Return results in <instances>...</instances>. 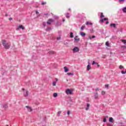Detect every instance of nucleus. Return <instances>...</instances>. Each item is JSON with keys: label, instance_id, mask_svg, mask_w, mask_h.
Returning <instances> with one entry per match:
<instances>
[{"label": "nucleus", "instance_id": "42", "mask_svg": "<svg viewBox=\"0 0 126 126\" xmlns=\"http://www.w3.org/2000/svg\"><path fill=\"white\" fill-rule=\"evenodd\" d=\"M4 108H7V105H5L3 106Z\"/></svg>", "mask_w": 126, "mask_h": 126}, {"label": "nucleus", "instance_id": "32", "mask_svg": "<svg viewBox=\"0 0 126 126\" xmlns=\"http://www.w3.org/2000/svg\"><path fill=\"white\" fill-rule=\"evenodd\" d=\"M100 22H101L102 23H103V22H104V19L101 18L100 20Z\"/></svg>", "mask_w": 126, "mask_h": 126}, {"label": "nucleus", "instance_id": "35", "mask_svg": "<svg viewBox=\"0 0 126 126\" xmlns=\"http://www.w3.org/2000/svg\"><path fill=\"white\" fill-rule=\"evenodd\" d=\"M121 73H122V74H126L124 70H123V71H121Z\"/></svg>", "mask_w": 126, "mask_h": 126}, {"label": "nucleus", "instance_id": "49", "mask_svg": "<svg viewBox=\"0 0 126 126\" xmlns=\"http://www.w3.org/2000/svg\"><path fill=\"white\" fill-rule=\"evenodd\" d=\"M107 126H113L111 125V124H107Z\"/></svg>", "mask_w": 126, "mask_h": 126}, {"label": "nucleus", "instance_id": "41", "mask_svg": "<svg viewBox=\"0 0 126 126\" xmlns=\"http://www.w3.org/2000/svg\"><path fill=\"white\" fill-rule=\"evenodd\" d=\"M105 87H106V88H108V87H109V85L108 84L105 85Z\"/></svg>", "mask_w": 126, "mask_h": 126}, {"label": "nucleus", "instance_id": "18", "mask_svg": "<svg viewBox=\"0 0 126 126\" xmlns=\"http://www.w3.org/2000/svg\"><path fill=\"white\" fill-rule=\"evenodd\" d=\"M105 45H106V46H107V47H110V44H109V42H108V41L106 42Z\"/></svg>", "mask_w": 126, "mask_h": 126}, {"label": "nucleus", "instance_id": "22", "mask_svg": "<svg viewBox=\"0 0 126 126\" xmlns=\"http://www.w3.org/2000/svg\"><path fill=\"white\" fill-rule=\"evenodd\" d=\"M105 94H106V92L104 91H102L101 92V95H105Z\"/></svg>", "mask_w": 126, "mask_h": 126}, {"label": "nucleus", "instance_id": "27", "mask_svg": "<svg viewBox=\"0 0 126 126\" xmlns=\"http://www.w3.org/2000/svg\"><path fill=\"white\" fill-rule=\"evenodd\" d=\"M66 18H69V14L68 13H66Z\"/></svg>", "mask_w": 126, "mask_h": 126}, {"label": "nucleus", "instance_id": "11", "mask_svg": "<svg viewBox=\"0 0 126 126\" xmlns=\"http://www.w3.org/2000/svg\"><path fill=\"white\" fill-rule=\"evenodd\" d=\"M49 54H50V55H54V54H56V52L54 51H50L49 52Z\"/></svg>", "mask_w": 126, "mask_h": 126}, {"label": "nucleus", "instance_id": "26", "mask_svg": "<svg viewBox=\"0 0 126 126\" xmlns=\"http://www.w3.org/2000/svg\"><path fill=\"white\" fill-rule=\"evenodd\" d=\"M102 17H105V16H104V15H103V13H101L100 18H102Z\"/></svg>", "mask_w": 126, "mask_h": 126}, {"label": "nucleus", "instance_id": "1", "mask_svg": "<svg viewBox=\"0 0 126 126\" xmlns=\"http://www.w3.org/2000/svg\"><path fill=\"white\" fill-rule=\"evenodd\" d=\"M2 44L5 49H9L10 45L9 44V43L6 42V40H5V39H3L2 40Z\"/></svg>", "mask_w": 126, "mask_h": 126}, {"label": "nucleus", "instance_id": "29", "mask_svg": "<svg viewBox=\"0 0 126 126\" xmlns=\"http://www.w3.org/2000/svg\"><path fill=\"white\" fill-rule=\"evenodd\" d=\"M68 75H73V73H67Z\"/></svg>", "mask_w": 126, "mask_h": 126}, {"label": "nucleus", "instance_id": "30", "mask_svg": "<svg viewBox=\"0 0 126 126\" xmlns=\"http://www.w3.org/2000/svg\"><path fill=\"white\" fill-rule=\"evenodd\" d=\"M47 31H50V30H52V28H47Z\"/></svg>", "mask_w": 126, "mask_h": 126}, {"label": "nucleus", "instance_id": "52", "mask_svg": "<svg viewBox=\"0 0 126 126\" xmlns=\"http://www.w3.org/2000/svg\"><path fill=\"white\" fill-rule=\"evenodd\" d=\"M55 80H56V81H58L59 80V79H58V78H55Z\"/></svg>", "mask_w": 126, "mask_h": 126}, {"label": "nucleus", "instance_id": "21", "mask_svg": "<svg viewBox=\"0 0 126 126\" xmlns=\"http://www.w3.org/2000/svg\"><path fill=\"white\" fill-rule=\"evenodd\" d=\"M123 12H125V13H126V7H124L123 9Z\"/></svg>", "mask_w": 126, "mask_h": 126}, {"label": "nucleus", "instance_id": "37", "mask_svg": "<svg viewBox=\"0 0 126 126\" xmlns=\"http://www.w3.org/2000/svg\"><path fill=\"white\" fill-rule=\"evenodd\" d=\"M46 3H47L46 2H42V3H41V4H42V5H44L46 4Z\"/></svg>", "mask_w": 126, "mask_h": 126}, {"label": "nucleus", "instance_id": "50", "mask_svg": "<svg viewBox=\"0 0 126 126\" xmlns=\"http://www.w3.org/2000/svg\"><path fill=\"white\" fill-rule=\"evenodd\" d=\"M119 1H125V0H119Z\"/></svg>", "mask_w": 126, "mask_h": 126}, {"label": "nucleus", "instance_id": "44", "mask_svg": "<svg viewBox=\"0 0 126 126\" xmlns=\"http://www.w3.org/2000/svg\"><path fill=\"white\" fill-rule=\"evenodd\" d=\"M35 13L36 14H38L39 13V12H38L37 11H35Z\"/></svg>", "mask_w": 126, "mask_h": 126}, {"label": "nucleus", "instance_id": "6", "mask_svg": "<svg viewBox=\"0 0 126 126\" xmlns=\"http://www.w3.org/2000/svg\"><path fill=\"white\" fill-rule=\"evenodd\" d=\"M19 29H22V30H24V27L22 25H20L19 27L17 29V30H19Z\"/></svg>", "mask_w": 126, "mask_h": 126}, {"label": "nucleus", "instance_id": "2", "mask_svg": "<svg viewBox=\"0 0 126 126\" xmlns=\"http://www.w3.org/2000/svg\"><path fill=\"white\" fill-rule=\"evenodd\" d=\"M22 90L24 91V97H28V95H29V93L28 92V91L25 90V89L24 88L22 89Z\"/></svg>", "mask_w": 126, "mask_h": 126}, {"label": "nucleus", "instance_id": "39", "mask_svg": "<svg viewBox=\"0 0 126 126\" xmlns=\"http://www.w3.org/2000/svg\"><path fill=\"white\" fill-rule=\"evenodd\" d=\"M94 38H96V36L95 35H93L92 37V39H94Z\"/></svg>", "mask_w": 126, "mask_h": 126}, {"label": "nucleus", "instance_id": "48", "mask_svg": "<svg viewBox=\"0 0 126 126\" xmlns=\"http://www.w3.org/2000/svg\"><path fill=\"white\" fill-rule=\"evenodd\" d=\"M105 24H109V22H108V21H107V22L105 23Z\"/></svg>", "mask_w": 126, "mask_h": 126}, {"label": "nucleus", "instance_id": "53", "mask_svg": "<svg viewBox=\"0 0 126 126\" xmlns=\"http://www.w3.org/2000/svg\"><path fill=\"white\" fill-rule=\"evenodd\" d=\"M97 65L98 67H100V65H99V64H97Z\"/></svg>", "mask_w": 126, "mask_h": 126}, {"label": "nucleus", "instance_id": "23", "mask_svg": "<svg viewBox=\"0 0 126 126\" xmlns=\"http://www.w3.org/2000/svg\"><path fill=\"white\" fill-rule=\"evenodd\" d=\"M56 84H57V82H53L52 83L53 86H56Z\"/></svg>", "mask_w": 126, "mask_h": 126}, {"label": "nucleus", "instance_id": "56", "mask_svg": "<svg viewBox=\"0 0 126 126\" xmlns=\"http://www.w3.org/2000/svg\"><path fill=\"white\" fill-rule=\"evenodd\" d=\"M125 73H126V70H125Z\"/></svg>", "mask_w": 126, "mask_h": 126}, {"label": "nucleus", "instance_id": "47", "mask_svg": "<svg viewBox=\"0 0 126 126\" xmlns=\"http://www.w3.org/2000/svg\"><path fill=\"white\" fill-rule=\"evenodd\" d=\"M61 39V37H57V40H60Z\"/></svg>", "mask_w": 126, "mask_h": 126}, {"label": "nucleus", "instance_id": "14", "mask_svg": "<svg viewBox=\"0 0 126 126\" xmlns=\"http://www.w3.org/2000/svg\"><path fill=\"white\" fill-rule=\"evenodd\" d=\"M109 122L110 123H114V120L113 119V118L110 117L109 118Z\"/></svg>", "mask_w": 126, "mask_h": 126}, {"label": "nucleus", "instance_id": "31", "mask_svg": "<svg viewBox=\"0 0 126 126\" xmlns=\"http://www.w3.org/2000/svg\"><path fill=\"white\" fill-rule=\"evenodd\" d=\"M121 48L122 49H126V46H122Z\"/></svg>", "mask_w": 126, "mask_h": 126}, {"label": "nucleus", "instance_id": "46", "mask_svg": "<svg viewBox=\"0 0 126 126\" xmlns=\"http://www.w3.org/2000/svg\"><path fill=\"white\" fill-rule=\"evenodd\" d=\"M89 107H87V108H86V111H88V110H89Z\"/></svg>", "mask_w": 126, "mask_h": 126}, {"label": "nucleus", "instance_id": "7", "mask_svg": "<svg viewBox=\"0 0 126 126\" xmlns=\"http://www.w3.org/2000/svg\"><path fill=\"white\" fill-rule=\"evenodd\" d=\"M74 40H75V42H78L79 41H80V38H79V37H78V36H75L74 37Z\"/></svg>", "mask_w": 126, "mask_h": 126}, {"label": "nucleus", "instance_id": "57", "mask_svg": "<svg viewBox=\"0 0 126 126\" xmlns=\"http://www.w3.org/2000/svg\"><path fill=\"white\" fill-rule=\"evenodd\" d=\"M6 126H9L8 125H6Z\"/></svg>", "mask_w": 126, "mask_h": 126}, {"label": "nucleus", "instance_id": "43", "mask_svg": "<svg viewBox=\"0 0 126 126\" xmlns=\"http://www.w3.org/2000/svg\"><path fill=\"white\" fill-rule=\"evenodd\" d=\"M58 114L59 115H60V114H62V111H59Z\"/></svg>", "mask_w": 126, "mask_h": 126}, {"label": "nucleus", "instance_id": "55", "mask_svg": "<svg viewBox=\"0 0 126 126\" xmlns=\"http://www.w3.org/2000/svg\"><path fill=\"white\" fill-rule=\"evenodd\" d=\"M43 25H44V26H46V25H45V24H43Z\"/></svg>", "mask_w": 126, "mask_h": 126}, {"label": "nucleus", "instance_id": "8", "mask_svg": "<svg viewBox=\"0 0 126 126\" xmlns=\"http://www.w3.org/2000/svg\"><path fill=\"white\" fill-rule=\"evenodd\" d=\"M73 51V52H77L79 51V49H78V47H74Z\"/></svg>", "mask_w": 126, "mask_h": 126}, {"label": "nucleus", "instance_id": "28", "mask_svg": "<svg viewBox=\"0 0 126 126\" xmlns=\"http://www.w3.org/2000/svg\"><path fill=\"white\" fill-rule=\"evenodd\" d=\"M85 28V26H82L81 28V30H83Z\"/></svg>", "mask_w": 126, "mask_h": 126}, {"label": "nucleus", "instance_id": "54", "mask_svg": "<svg viewBox=\"0 0 126 126\" xmlns=\"http://www.w3.org/2000/svg\"><path fill=\"white\" fill-rule=\"evenodd\" d=\"M63 22H64V19H63Z\"/></svg>", "mask_w": 126, "mask_h": 126}, {"label": "nucleus", "instance_id": "24", "mask_svg": "<svg viewBox=\"0 0 126 126\" xmlns=\"http://www.w3.org/2000/svg\"><path fill=\"white\" fill-rule=\"evenodd\" d=\"M92 23H89L88 22H87L86 25H92Z\"/></svg>", "mask_w": 126, "mask_h": 126}, {"label": "nucleus", "instance_id": "19", "mask_svg": "<svg viewBox=\"0 0 126 126\" xmlns=\"http://www.w3.org/2000/svg\"><path fill=\"white\" fill-rule=\"evenodd\" d=\"M121 42L124 43V44H126V40H125V39H121Z\"/></svg>", "mask_w": 126, "mask_h": 126}, {"label": "nucleus", "instance_id": "36", "mask_svg": "<svg viewBox=\"0 0 126 126\" xmlns=\"http://www.w3.org/2000/svg\"><path fill=\"white\" fill-rule=\"evenodd\" d=\"M87 107H88V108H89V107H90V104L88 103V104H87Z\"/></svg>", "mask_w": 126, "mask_h": 126}, {"label": "nucleus", "instance_id": "20", "mask_svg": "<svg viewBox=\"0 0 126 126\" xmlns=\"http://www.w3.org/2000/svg\"><path fill=\"white\" fill-rule=\"evenodd\" d=\"M94 64H98V63L93 61L92 65H94Z\"/></svg>", "mask_w": 126, "mask_h": 126}, {"label": "nucleus", "instance_id": "45", "mask_svg": "<svg viewBox=\"0 0 126 126\" xmlns=\"http://www.w3.org/2000/svg\"><path fill=\"white\" fill-rule=\"evenodd\" d=\"M104 20H108V19H107V18H104V19H103V21Z\"/></svg>", "mask_w": 126, "mask_h": 126}, {"label": "nucleus", "instance_id": "12", "mask_svg": "<svg viewBox=\"0 0 126 126\" xmlns=\"http://www.w3.org/2000/svg\"><path fill=\"white\" fill-rule=\"evenodd\" d=\"M64 72H67L69 69L66 67V66L64 67Z\"/></svg>", "mask_w": 126, "mask_h": 126}, {"label": "nucleus", "instance_id": "17", "mask_svg": "<svg viewBox=\"0 0 126 126\" xmlns=\"http://www.w3.org/2000/svg\"><path fill=\"white\" fill-rule=\"evenodd\" d=\"M58 96V94L57 93H55L53 94V97H54V98H56V97Z\"/></svg>", "mask_w": 126, "mask_h": 126}, {"label": "nucleus", "instance_id": "51", "mask_svg": "<svg viewBox=\"0 0 126 126\" xmlns=\"http://www.w3.org/2000/svg\"><path fill=\"white\" fill-rule=\"evenodd\" d=\"M9 20H12V18H11V17L9 18Z\"/></svg>", "mask_w": 126, "mask_h": 126}, {"label": "nucleus", "instance_id": "16", "mask_svg": "<svg viewBox=\"0 0 126 126\" xmlns=\"http://www.w3.org/2000/svg\"><path fill=\"white\" fill-rule=\"evenodd\" d=\"M110 26L111 27H114L115 28V27H116V24H111Z\"/></svg>", "mask_w": 126, "mask_h": 126}, {"label": "nucleus", "instance_id": "13", "mask_svg": "<svg viewBox=\"0 0 126 126\" xmlns=\"http://www.w3.org/2000/svg\"><path fill=\"white\" fill-rule=\"evenodd\" d=\"M98 98V93H96L95 94H94V99H97Z\"/></svg>", "mask_w": 126, "mask_h": 126}, {"label": "nucleus", "instance_id": "38", "mask_svg": "<svg viewBox=\"0 0 126 126\" xmlns=\"http://www.w3.org/2000/svg\"><path fill=\"white\" fill-rule=\"evenodd\" d=\"M69 114H70V111H68L67 112V115H69Z\"/></svg>", "mask_w": 126, "mask_h": 126}, {"label": "nucleus", "instance_id": "40", "mask_svg": "<svg viewBox=\"0 0 126 126\" xmlns=\"http://www.w3.org/2000/svg\"><path fill=\"white\" fill-rule=\"evenodd\" d=\"M89 39H90V40H91V39H92V37H91L90 35H89Z\"/></svg>", "mask_w": 126, "mask_h": 126}, {"label": "nucleus", "instance_id": "25", "mask_svg": "<svg viewBox=\"0 0 126 126\" xmlns=\"http://www.w3.org/2000/svg\"><path fill=\"white\" fill-rule=\"evenodd\" d=\"M70 38H73V33L70 32Z\"/></svg>", "mask_w": 126, "mask_h": 126}, {"label": "nucleus", "instance_id": "5", "mask_svg": "<svg viewBox=\"0 0 126 126\" xmlns=\"http://www.w3.org/2000/svg\"><path fill=\"white\" fill-rule=\"evenodd\" d=\"M26 108L28 109V111L29 112H32V111H33V109H32V108L30 107L29 106H26Z\"/></svg>", "mask_w": 126, "mask_h": 126}, {"label": "nucleus", "instance_id": "15", "mask_svg": "<svg viewBox=\"0 0 126 126\" xmlns=\"http://www.w3.org/2000/svg\"><path fill=\"white\" fill-rule=\"evenodd\" d=\"M107 118H108V116H105V117H104V118H103V122L104 123H106V122H107L106 119Z\"/></svg>", "mask_w": 126, "mask_h": 126}, {"label": "nucleus", "instance_id": "33", "mask_svg": "<svg viewBox=\"0 0 126 126\" xmlns=\"http://www.w3.org/2000/svg\"><path fill=\"white\" fill-rule=\"evenodd\" d=\"M119 68H120V69H122V68H124V66L123 65H121L119 66Z\"/></svg>", "mask_w": 126, "mask_h": 126}, {"label": "nucleus", "instance_id": "58", "mask_svg": "<svg viewBox=\"0 0 126 126\" xmlns=\"http://www.w3.org/2000/svg\"><path fill=\"white\" fill-rule=\"evenodd\" d=\"M69 10H70V9H69Z\"/></svg>", "mask_w": 126, "mask_h": 126}, {"label": "nucleus", "instance_id": "3", "mask_svg": "<svg viewBox=\"0 0 126 126\" xmlns=\"http://www.w3.org/2000/svg\"><path fill=\"white\" fill-rule=\"evenodd\" d=\"M66 94L67 95H68V94H72V91H71V90H70L69 89H67L66 90Z\"/></svg>", "mask_w": 126, "mask_h": 126}, {"label": "nucleus", "instance_id": "10", "mask_svg": "<svg viewBox=\"0 0 126 126\" xmlns=\"http://www.w3.org/2000/svg\"><path fill=\"white\" fill-rule=\"evenodd\" d=\"M80 35H81V36H82V37H85V36H86V33H85L83 32H80Z\"/></svg>", "mask_w": 126, "mask_h": 126}, {"label": "nucleus", "instance_id": "4", "mask_svg": "<svg viewBox=\"0 0 126 126\" xmlns=\"http://www.w3.org/2000/svg\"><path fill=\"white\" fill-rule=\"evenodd\" d=\"M52 22H54V20L52 19H49L47 23V24L51 25V24H52Z\"/></svg>", "mask_w": 126, "mask_h": 126}, {"label": "nucleus", "instance_id": "34", "mask_svg": "<svg viewBox=\"0 0 126 126\" xmlns=\"http://www.w3.org/2000/svg\"><path fill=\"white\" fill-rule=\"evenodd\" d=\"M99 90H100V89L99 88H96L95 89V91H99Z\"/></svg>", "mask_w": 126, "mask_h": 126}, {"label": "nucleus", "instance_id": "9", "mask_svg": "<svg viewBox=\"0 0 126 126\" xmlns=\"http://www.w3.org/2000/svg\"><path fill=\"white\" fill-rule=\"evenodd\" d=\"M89 64L87 65V70H90V69H91V66H90V63L89 62H88Z\"/></svg>", "mask_w": 126, "mask_h": 126}]
</instances>
